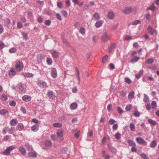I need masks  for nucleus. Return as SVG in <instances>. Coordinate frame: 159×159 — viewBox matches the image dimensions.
Returning <instances> with one entry per match:
<instances>
[{
	"label": "nucleus",
	"instance_id": "nucleus-35",
	"mask_svg": "<svg viewBox=\"0 0 159 159\" xmlns=\"http://www.w3.org/2000/svg\"><path fill=\"white\" fill-rule=\"evenodd\" d=\"M144 97L143 98V101L146 102H148L149 101V97L146 94H144Z\"/></svg>",
	"mask_w": 159,
	"mask_h": 159
},
{
	"label": "nucleus",
	"instance_id": "nucleus-43",
	"mask_svg": "<svg viewBox=\"0 0 159 159\" xmlns=\"http://www.w3.org/2000/svg\"><path fill=\"white\" fill-rule=\"evenodd\" d=\"M133 115L135 117H139L140 116V113L138 111H134L133 113Z\"/></svg>",
	"mask_w": 159,
	"mask_h": 159
},
{
	"label": "nucleus",
	"instance_id": "nucleus-53",
	"mask_svg": "<svg viewBox=\"0 0 159 159\" xmlns=\"http://www.w3.org/2000/svg\"><path fill=\"white\" fill-rule=\"evenodd\" d=\"M20 110L24 114H25L26 113V110L25 107L21 106L20 108Z\"/></svg>",
	"mask_w": 159,
	"mask_h": 159
},
{
	"label": "nucleus",
	"instance_id": "nucleus-33",
	"mask_svg": "<svg viewBox=\"0 0 159 159\" xmlns=\"http://www.w3.org/2000/svg\"><path fill=\"white\" fill-rule=\"evenodd\" d=\"M8 132L9 134H11L14 133L15 130V128L14 127H11L8 129Z\"/></svg>",
	"mask_w": 159,
	"mask_h": 159
},
{
	"label": "nucleus",
	"instance_id": "nucleus-46",
	"mask_svg": "<svg viewBox=\"0 0 159 159\" xmlns=\"http://www.w3.org/2000/svg\"><path fill=\"white\" fill-rule=\"evenodd\" d=\"M79 32L82 34H85V30L84 27H81L79 30Z\"/></svg>",
	"mask_w": 159,
	"mask_h": 159
},
{
	"label": "nucleus",
	"instance_id": "nucleus-32",
	"mask_svg": "<svg viewBox=\"0 0 159 159\" xmlns=\"http://www.w3.org/2000/svg\"><path fill=\"white\" fill-rule=\"evenodd\" d=\"M114 16V14L112 11H111L108 13V17L109 19H112Z\"/></svg>",
	"mask_w": 159,
	"mask_h": 159
},
{
	"label": "nucleus",
	"instance_id": "nucleus-27",
	"mask_svg": "<svg viewBox=\"0 0 159 159\" xmlns=\"http://www.w3.org/2000/svg\"><path fill=\"white\" fill-rule=\"evenodd\" d=\"M51 53L52 57L54 58H57L58 57V53L55 51L54 50L53 51H52L51 52Z\"/></svg>",
	"mask_w": 159,
	"mask_h": 159
},
{
	"label": "nucleus",
	"instance_id": "nucleus-51",
	"mask_svg": "<svg viewBox=\"0 0 159 159\" xmlns=\"http://www.w3.org/2000/svg\"><path fill=\"white\" fill-rule=\"evenodd\" d=\"M77 77L78 80H79V82L78 83L79 84H80V72L78 69H77Z\"/></svg>",
	"mask_w": 159,
	"mask_h": 159
},
{
	"label": "nucleus",
	"instance_id": "nucleus-44",
	"mask_svg": "<svg viewBox=\"0 0 159 159\" xmlns=\"http://www.w3.org/2000/svg\"><path fill=\"white\" fill-rule=\"evenodd\" d=\"M130 130L132 131H134L135 129V126L133 123H131L130 124Z\"/></svg>",
	"mask_w": 159,
	"mask_h": 159
},
{
	"label": "nucleus",
	"instance_id": "nucleus-15",
	"mask_svg": "<svg viewBox=\"0 0 159 159\" xmlns=\"http://www.w3.org/2000/svg\"><path fill=\"white\" fill-rule=\"evenodd\" d=\"M16 74V70L14 68H11L8 74L9 76H12L15 75Z\"/></svg>",
	"mask_w": 159,
	"mask_h": 159
},
{
	"label": "nucleus",
	"instance_id": "nucleus-48",
	"mask_svg": "<svg viewBox=\"0 0 159 159\" xmlns=\"http://www.w3.org/2000/svg\"><path fill=\"white\" fill-rule=\"evenodd\" d=\"M57 7L60 8H62L63 6V3L61 2H57Z\"/></svg>",
	"mask_w": 159,
	"mask_h": 159
},
{
	"label": "nucleus",
	"instance_id": "nucleus-30",
	"mask_svg": "<svg viewBox=\"0 0 159 159\" xmlns=\"http://www.w3.org/2000/svg\"><path fill=\"white\" fill-rule=\"evenodd\" d=\"M148 121L149 123L151 125H155L157 124V122H156L155 120L151 119H148Z\"/></svg>",
	"mask_w": 159,
	"mask_h": 159
},
{
	"label": "nucleus",
	"instance_id": "nucleus-2",
	"mask_svg": "<svg viewBox=\"0 0 159 159\" xmlns=\"http://www.w3.org/2000/svg\"><path fill=\"white\" fill-rule=\"evenodd\" d=\"M15 148V147L14 146L12 145L8 147L5 151L3 152L2 153L4 155H9L10 152Z\"/></svg>",
	"mask_w": 159,
	"mask_h": 159
},
{
	"label": "nucleus",
	"instance_id": "nucleus-17",
	"mask_svg": "<svg viewBox=\"0 0 159 159\" xmlns=\"http://www.w3.org/2000/svg\"><path fill=\"white\" fill-rule=\"evenodd\" d=\"M17 128L19 131H21L24 129V127L23 124L21 123H19L17 126Z\"/></svg>",
	"mask_w": 159,
	"mask_h": 159
},
{
	"label": "nucleus",
	"instance_id": "nucleus-60",
	"mask_svg": "<svg viewBox=\"0 0 159 159\" xmlns=\"http://www.w3.org/2000/svg\"><path fill=\"white\" fill-rule=\"evenodd\" d=\"M140 22V20H137L133 22L132 23V25H136L139 24Z\"/></svg>",
	"mask_w": 159,
	"mask_h": 159
},
{
	"label": "nucleus",
	"instance_id": "nucleus-3",
	"mask_svg": "<svg viewBox=\"0 0 159 159\" xmlns=\"http://www.w3.org/2000/svg\"><path fill=\"white\" fill-rule=\"evenodd\" d=\"M16 70L19 71H21L24 67L23 63L21 61H18L17 62L15 66Z\"/></svg>",
	"mask_w": 159,
	"mask_h": 159
},
{
	"label": "nucleus",
	"instance_id": "nucleus-22",
	"mask_svg": "<svg viewBox=\"0 0 159 159\" xmlns=\"http://www.w3.org/2000/svg\"><path fill=\"white\" fill-rule=\"evenodd\" d=\"M18 123V120L16 119H13L11 120L10 122V124L11 125L15 126Z\"/></svg>",
	"mask_w": 159,
	"mask_h": 159
},
{
	"label": "nucleus",
	"instance_id": "nucleus-63",
	"mask_svg": "<svg viewBox=\"0 0 159 159\" xmlns=\"http://www.w3.org/2000/svg\"><path fill=\"white\" fill-rule=\"evenodd\" d=\"M112 107V105L111 104H108L107 106V109L108 111H110Z\"/></svg>",
	"mask_w": 159,
	"mask_h": 159
},
{
	"label": "nucleus",
	"instance_id": "nucleus-14",
	"mask_svg": "<svg viewBox=\"0 0 159 159\" xmlns=\"http://www.w3.org/2000/svg\"><path fill=\"white\" fill-rule=\"evenodd\" d=\"M29 157H32L34 158H36L37 155V153L34 151L33 152H29L28 153Z\"/></svg>",
	"mask_w": 159,
	"mask_h": 159
},
{
	"label": "nucleus",
	"instance_id": "nucleus-41",
	"mask_svg": "<svg viewBox=\"0 0 159 159\" xmlns=\"http://www.w3.org/2000/svg\"><path fill=\"white\" fill-rule=\"evenodd\" d=\"M151 106L152 108L154 109L156 108L157 106V103L156 101H153L152 102Z\"/></svg>",
	"mask_w": 159,
	"mask_h": 159
},
{
	"label": "nucleus",
	"instance_id": "nucleus-21",
	"mask_svg": "<svg viewBox=\"0 0 159 159\" xmlns=\"http://www.w3.org/2000/svg\"><path fill=\"white\" fill-rule=\"evenodd\" d=\"M25 146L27 149L29 151H32L33 150V148L32 146L29 145L28 143H26L25 144Z\"/></svg>",
	"mask_w": 159,
	"mask_h": 159
},
{
	"label": "nucleus",
	"instance_id": "nucleus-1",
	"mask_svg": "<svg viewBox=\"0 0 159 159\" xmlns=\"http://www.w3.org/2000/svg\"><path fill=\"white\" fill-rule=\"evenodd\" d=\"M19 88V91L20 93H25L26 91V87L25 85L21 83H19L18 84Z\"/></svg>",
	"mask_w": 159,
	"mask_h": 159
},
{
	"label": "nucleus",
	"instance_id": "nucleus-54",
	"mask_svg": "<svg viewBox=\"0 0 159 159\" xmlns=\"http://www.w3.org/2000/svg\"><path fill=\"white\" fill-rule=\"evenodd\" d=\"M45 24L48 26H49L50 25L51 23V21L50 20H46L44 22Z\"/></svg>",
	"mask_w": 159,
	"mask_h": 159
},
{
	"label": "nucleus",
	"instance_id": "nucleus-64",
	"mask_svg": "<svg viewBox=\"0 0 159 159\" xmlns=\"http://www.w3.org/2000/svg\"><path fill=\"white\" fill-rule=\"evenodd\" d=\"M141 157L144 159H147V157L146 155L144 153H143L140 155Z\"/></svg>",
	"mask_w": 159,
	"mask_h": 159
},
{
	"label": "nucleus",
	"instance_id": "nucleus-36",
	"mask_svg": "<svg viewBox=\"0 0 159 159\" xmlns=\"http://www.w3.org/2000/svg\"><path fill=\"white\" fill-rule=\"evenodd\" d=\"M45 143L46 146L48 147H51L52 145V143L51 141L49 140L46 141Z\"/></svg>",
	"mask_w": 159,
	"mask_h": 159
},
{
	"label": "nucleus",
	"instance_id": "nucleus-16",
	"mask_svg": "<svg viewBox=\"0 0 159 159\" xmlns=\"http://www.w3.org/2000/svg\"><path fill=\"white\" fill-rule=\"evenodd\" d=\"M127 142L130 146L133 147H135L136 144L132 140L128 139L127 141Z\"/></svg>",
	"mask_w": 159,
	"mask_h": 159
},
{
	"label": "nucleus",
	"instance_id": "nucleus-7",
	"mask_svg": "<svg viewBox=\"0 0 159 159\" xmlns=\"http://www.w3.org/2000/svg\"><path fill=\"white\" fill-rule=\"evenodd\" d=\"M38 85L41 88H46L47 87V84L43 80H40L38 82Z\"/></svg>",
	"mask_w": 159,
	"mask_h": 159
},
{
	"label": "nucleus",
	"instance_id": "nucleus-23",
	"mask_svg": "<svg viewBox=\"0 0 159 159\" xmlns=\"http://www.w3.org/2000/svg\"><path fill=\"white\" fill-rule=\"evenodd\" d=\"M116 47V44L115 43H112L110 45L109 48L108 52L109 53H111L112 50L115 48Z\"/></svg>",
	"mask_w": 159,
	"mask_h": 159
},
{
	"label": "nucleus",
	"instance_id": "nucleus-61",
	"mask_svg": "<svg viewBox=\"0 0 159 159\" xmlns=\"http://www.w3.org/2000/svg\"><path fill=\"white\" fill-rule=\"evenodd\" d=\"M116 122V121L113 119H111L109 120V123L110 125H112Z\"/></svg>",
	"mask_w": 159,
	"mask_h": 159
},
{
	"label": "nucleus",
	"instance_id": "nucleus-34",
	"mask_svg": "<svg viewBox=\"0 0 159 159\" xmlns=\"http://www.w3.org/2000/svg\"><path fill=\"white\" fill-rule=\"evenodd\" d=\"M146 63L148 64H152L154 62V61L152 58H150L145 60Z\"/></svg>",
	"mask_w": 159,
	"mask_h": 159
},
{
	"label": "nucleus",
	"instance_id": "nucleus-13",
	"mask_svg": "<svg viewBox=\"0 0 159 159\" xmlns=\"http://www.w3.org/2000/svg\"><path fill=\"white\" fill-rule=\"evenodd\" d=\"M19 150L22 155H26V150L23 147L20 146L19 148Z\"/></svg>",
	"mask_w": 159,
	"mask_h": 159
},
{
	"label": "nucleus",
	"instance_id": "nucleus-37",
	"mask_svg": "<svg viewBox=\"0 0 159 159\" xmlns=\"http://www.w3.org/2000/svg\"><path fill=\"white\" fill-rule=\"evenodd\" d=\"M54 127L61 128L62 126V125L60 123H54L53 124Z\"/></svg>",
	"mask_w": 159,
	"mask_h": 159
},
{
	"label": "nucleus",
	"instance_id": "nucleus-40",
	"mask_svg": "<svg viewBox=\"0 0 159 159\" xmlns=\"http://www.w3.org/2000/svg\"><path fill=\"white\" fill-rule=\"evenodd\" d=\"M46 61L49 65H52V61L51 58H48L47 59Z\"/></svg>",
	"mask_w": 159,
	"mask_h": 159
},
{
	"label": "nucleus",
	"instance_id": "nucleus-59",
	"mask_svg": "<svg viewBox=\"0 0 159 159\" xmlns=\"http://www.w3.org/2000/svg\"><path fill=\"white\" fill-rule=\"evenodd\" d=\"M4 32V28L2 25L0 24V34Z\"/></svg>",
	"mask_w": 159,
	"mask_h": 159
},
{
	"label": "nucleus",
	"instance_id": "nucleus-8",
	"mask_svg": "<svg viewBox=\"0 0 159 159\" xmlns=\"http://www.w3.org/2000/svg\"><path fill=\"white\" fill-rule=\"evenodd\" d=\"M47 95L50 98H52L53 99H55V98L56 97L55 93L52 91L48 92Z\"/></svg>",
	"mask_w": 159,
	"mask_h": 159
},
{
	"label": "nucleus",
	"instance_id": "nucleus-31",
	"mask_svg": "<svg viewBox=\"0 0 159 159\" xmlns=\"http://www.w3.org/2000/svg\"><path fill=\"white\" fill-rule=\"evenodd\" d=\"M134 92L132 91L130 92L128 96V98L129 99H132L134 98Z\"/></svg>",
	"mask_w": 159,
	"mask_h": 159
},
{
	"label": "nucleus",
	"instance_id": "nucleus-5",
	"mask_svg": "<svg viewBox=\"0 0 159 159\" xmlns=\"http://www.w3.org/2000/svg\"><path fill=\"white\" fill-rule=\"evenodd\" d=\"M110 37L108 35L107 33H104L102 37V40L103 42H106L110 39Z\"/></svg>",
	"mask_w": 159,
	"mask_h": 159
},
{
	"label": "nucleus",
	"instance_id": "nucleus-56",
	"mask_svg": "<svg viewBox=\"0 0 159 159\" xmlns=\"http://www.w3.org/2000/svg\"><path fill=\"white\" fill-rule=\"evenodd\" d=\"M9 104L11 106H15L16 105V102L14 101H12L10 102Z\"/></svg>",
	"mask_w": 159,
	"mask_h": 159
},
{
	"label": "nucleus",
	"instance_id": "nucleus-6",
	"mask_svg": "<svg viewBox=\"0 0 159 159\" xmlns=\"http://www.w3.org/2000/svg\"><path fill=\"white\" fill-rule=\"evenodd\" d=\"M136 141L139 144L143 145H147L146 142L141 138L139 137L136 138Z\"/></svg>",
	"mask_w": 159,
	"mask_h": 159
},
{
	"label": "nucleus",
	"instance_id": "nucleus-50",
	"mask_svg": "<svg viewBox=\"0 0 159 159\" xmlns=\"http://www.w3.org/2000/svg\"><path fill=\"white\" fill-rule=\"evenodd\" d=\"M11 138V135H7L6 136H5L3 139V140L4 141H6L9 140Z\"/></svg>",
	"mask_w": 159,
	"mask_h": 159
},
{
	"label": "nucleus",
	"instance_id": "nucleus-20",
	"mask_svg": "<svg viewBox=\"0 0 159 159\" xmlns=\"http://www.w3.org/2000/svg\"><path fill=\"white\" fill-rule=\"evenodd\" d=\"M108 147L110 151L113 153L116 154V149L110 145H108Z\"/></svg>",
	"mask_w": 159,
	"mask_h": 159
},
{
	"label": "nucleus",
	"instance_id": "nucleus-52",
	"mask_svg": "<svg viewBox=\"0 0 159 159\" xmlns=\"http://www.w3.org/2000/svg\"><path fill=\"white\" fill-rule=\"evenodd\" d=\"M125 82L128 84H130L131 83V81L130 79L127 77H125Z\"/></svg>",
	"mask_w": 159,
	"mask_h": 159
},
{
	"label": "nucleus",
	"instance_id": "nucleus-47",
	"mask_svg": "<svg viewBox=\"0 0 159 159\" xmlns=\"http://www.w3.org/2000/svg\"><path fill=\"white\" fill-rule=\"evenodd\" d=\"M115 136L116 139L119 140L120 139L121 134L117 132Z\"/></svg>",
	"mask_w": 159,
	"mask_h": 159
},
{
	"label": "nucleus",
	"instance_id": "nucleus-9",
	"mask_svg": "<svg viewBox=\"0 0 159 159\" xmlns=\"http://www.w3.org/2000/svg\"><path fill=\"white\" fill-rule=\"evenodd\" d=\"M63 132L62 130H58L57 132V134L58 137L60 138L61 141L63 139Z\"/></svg>",
	"mask_w": 159,
	"mask_h": 159
},
{
	"label": "nucleus",
	"instance_id": "nucleus-42",
	"mask_svg": "<svg viewBox=\"0 0 159 159\" xmlns=\"http://www.w3.org/2000/svg\"><path fill=\"white\" fill-rule=\"evenodd\" d=\"M93 18L95 20H97L99 18V16L98 13H95L93 15Z\"/></svg>",
	"mask_w": 159,
	"mask_h": 159
},
{
	"label": "nucleus",
	"instance_id": "nucleus-28",
	"mask_svg": "<svg viewBox=\"0 0 159 159\" xmlns=\"http://www.w3.org/2000/svg\"><path fill=\"white\" fill-rule=\"evenodd\" d=\"M132 11V8L131 7H127L124 10V12L125 13H128Z\"/></svg>",
	"mask_w": 159,
	"mask_h": 159
},
{
	"label": "nucleus",
	"instance_id": "nucleus-55",
	"mask_svg": "<svg viewBox=\"0 0 159 159\" xmlns=\"http://www.w3.org/2000/svg\"><path fill=\"white\" fill-rule=\"evenodd\" d=\"M108 58V56L106 55L104 57H103L102 58V61L103 63H104L105 62Z\"/></svg>",
	"mask_w": 159,
	"mask_h": 159
},
{
	"label": "nucleus",
	"instance_id": "nucleus-24",
	"mask_svg": "<svg viewBox=\"0 0 159 159\" xmlns=\"http://www.w3.org/2000/svg\"><path fill=\"white\" fill-rule=\"evenodd\" d=\"M39 128V126L37 124L33 125L31 127V129L34 132L37 131Z\"/></svg>",
	"mask_w": 159,
	"mask_h": 159
},
{
	"label": "nucleus",
	"instance_id": "nucleus-25",
	"mask_svg": "<svg viewBox=\"0 0 159 159\" xmlns=\"http://www.w3.org/2000/svg\"><path fill=\"white\" fill-rule=\"evenodd\" d=\"M157 141L156 140H154L152 141L150 144V147L152 148H155L157 145Z\"/></svg>",
	"mask_w": 159,
	"mask_h": 159
},
{
	"label": "nucleus",
	"instance_id": "nucleus-57",
	"mask_svg": "<svg viewBox=\"0 0 159 159\" xmlns=\"http://www.w3.org/2000/svg\"><path fill=\"white\" fill-rule=\"evenodd\" d=\"M17 27L19 29H21L23 28L22 24L20 22H18L17 23Z\"/></svg>",
	"mask_w": 159,
	"mask_h": 159
},
{
	"label": "nucleus",
	"instance_id": "nucleus-62",
	"mask_svg": "<svg viewBox=\"0 0 159 159\" xmlns=\"http://www.w3.org/2000/svg\"><path fill=\"white\" fill-rule=\"evenodd\" d=\"M24 38L26 40L28 39V35L25 33H22Z\"/></svg>",
	"mask_w": 159,
	"mask_h": 159
},
{
	"label": "nucleus",
	"instance_id": "nucleus-10",
	"mask_svg": "<svg viewBox=\"0 0 159 159\" xmlns=\"http://www.w3.org/2000/svg\"><path fill=\"white\" fill-rule=\"evenodd\" d=\"M51 75L52 77L55 78L57 77V73L56 68H52L51 70Z\"/></svg>",
	"mask_w": 159,
	"mask_h": 159
},
{
	"label": "nucleus",
	"instance_id": "nucleus-19",
	"mask_svg": "<svg viewBox=\"0 0 159 159\" xmlns=\"http://www.w3.org/2000/svg\"><path fill=\"white\" fill-rule=\"evenodd\" d=\"M139 59V57L135 56L130 60V62L132 63H134L137 62Z\"/></svg>",
	"mask_w": 159,
	"mask_h": 159
},
{
	"label": "nucleus",
	"instance_id": "nucleus-38",
	"mask_svg": "<svg viewBox=\"0 0 159 159\" xmlns=\"http://www.w3.org/2000/svg\"><path fill=\"white\" fill-rule=\"evenodd\" d=\"M8 111L5 109H2L0 111V114L2 115H4L6 114L8 112Z\"/></svg>",
	"mask_w": 159,
	"mask_h": 159
},
{
	"label": "nucleus",
	"instance_id": "nucleus-45",
	"mask_svg": "<svg viewBox=\"0 0 159 159\" xmlns=\"http://www.w3.org/2000/svg\"><path fill=\"white\" fill-rule=\"evenodd\" d=\"M17 51L16 49L15 48H12L10 49L9 50V52L10 53H14Z\"/></svg>",
	"mask_w": 159,
	"mask_h": 159
},
{
	"label": "nucleus",
	"instance_id": "nucleus-12",
	"mask_svg": "<svg viewBox=\"0 0 159 159\" xmlns=\"http://www.w3.org/2000/svg\"><path fill=\"white\" fill-rule=\"evenodd\" d=\"M22 99L24 101L28 102L31 101V98L30 96L25 95L22 97Z\"/></svg>",
	"mask_w": 159,
	"mask_h": 159
},
{
	"label": "nucleus",
	"instance_id": "nucleus-29",
	"mask_svg": "<svg viewBox=\"0 0 159 159\" xmlns=\"http://www.w3.org/2000/svg\"><path fill=\"white\" fill-rule=\"evenodd\" d=\"M103 24V22L102 20H98L97 21L95 24V26L97 28H99L101 27Z\"/></svg>",
	"mask_w": 159,
	"mask_h": 159
},
{
	"label": "nucleus",
	"instance_id": "nucleus-4",
	"mask_svg": "<svg viewBox=\"0 0 159 159\" xmlns=\"http://www.w3.org/2000/svg\"><path fill=\"white\" fill-rule=\"evenodd\" d=\"M147 30L149 34L152 35L154 36L157 34L156 30L152 28L150 26H149L147 28Z\"/></svg>",
	"mask_w": 159,
	"mask_h": 159
},
{
	"label": "nucleus",
	"instance_id": "nucleus-49",
	"mask_svg": "<svg viewBox=\"0 0 159 159\" xmlns=\"http://www.w3.org/2000/svg\"><path fill=\"white\" fill-rule=\"evenodd\" d=\"M9 129L8 127H6L3 129L2 130V133L3 134H5L7 133V132H8V129Z\"/></svg>",
	"mask_w": 159,
	"mask_h": 159
},
{
	"label": "nucleus",
	"instance_id": "nucleus-11",
	"mask_svg": "<svg viewBox=\"0 0 159 159\" xmlns=\"http://www.w3.org/2000/svg\"><path fill=\"white\" fill-rule=\"evenodd\" d=\"M22 74L25 78L32 77L34 75L33 74L29 72H23L22 73Z\"/></svg>",
	"mask_w": 159,
	"mask_h": 159
},
{
	"label": "nucleus",
	"instance_id": "nucleus-18",
	"mask_svg": "<svg viewBox=\"0 0 159 159\" xmlns=\"http://www.w3.org/2000/svg\"><path fill=\"white\" fill-rule=\"evenodd\" d=\"M78 106L77 104L75 102H73L70 105V108L72 110L75 109Z\"/></svg>",
	"mask_w": 159,
	"mask_h": 159
},
{
	"label": "nucleus",
	"instance_id": "nucleus-39",
	"mask_svg": "<svg viewBox=\"0 0 159 159\" xmlns=\"http://www.w3.org/2000/svg\"><path fill=\"white\" fill-rule=\"evenodd\" d=\"M132 107V105L131 104L127 105L125 108V110L127 111H129Z\"/></svg>",
	"mask_w": 159,
	"mask_h": 159
},
{
	"label": "nucleus",
	"instance_id": "nucleus-58",
	"mask_svg": "<svg viewBox=\"0 0 159 159\" xmlns=\"http://www.w3.org/2000/svg\"><path fill=\"white\" fill-rule=\"evenodd\" d=\"M61 13L63 16L65 17H66L67 16V13L66 11L64 10H62L61 11Z\"/></svg>",
	"mask_w": 159,
	"mask_h": 159
},
{
	"label": "nucleus",
	"instance_id": "nucleus-26",
	"mask_svg": "<svg viewBox=\"0 0 159 159\" xmlns=\"http://www.w3.org/2000/svg\"><path fill=\"white\" fill-rule=\"evenodd\" d=\"M143 70H141L139 71V72L136 74L135 75V77L137 79H139L140 78V77H141L142 75H143Z\"/></svg>",
	"mask_w": 159,
	"mask_h": 159
}]
</instances>
